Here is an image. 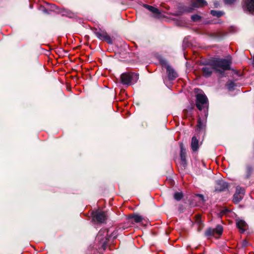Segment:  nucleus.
<instances>
[{
	"label": "nucleus",
	"mask_w": 254,
	"mask_h": 254,
	"mask_svg": "<svg viewBox=\"0 0 254 254\" xmlns=\"http://www.w3.org/2000/svg\"><path fill=\"white\" fill-rule=\"evenodd\" d=\"M110 231V229H102L97 235L96 240L99 242L98 247L99 253H103L108 246L109 239L111 237L109 234Z\"/></svg>",
	"instance_id": "1"
},
{
	"label": "nucleus",
	"mask_w": 254,
	"mask_h": 254,
	"mask_svg": "<svg viewBox=\"0 0 254 254\" xmlns=\"http://www.w3.org/2000/svg\"><path fill=\"white\" fill-rule=\"evenodd\" d=\"M211 61L216 72L221 73L224 71L230 69L231 62L229 60L217 58Z\"/></svg>",
	"instance_id": "2"
},
{
	"label": "nucleus",
	"mask_w": 254,
	"mask_h": 254,
	"mask_svg": "<svg viewBox=\"0 0 254 254\" xmlns=\"http://www.w3.org/2000/svg\"><path fill=\"white\" fill-rule=\"evenodd\" d=\"M121 82L124 85L129 86L136 83L138 78L139 74L133 72H127L121 75Z\"/></svg>",
	"instance_id": "3"
},
{
	"label": "nucleus",
	"mask_w": 254,
	"mask_h": 254,
	"mask_svg": "<svg viewBox=\"0 0 254 254\" xmlns=\"http://www.w3.org/2000/svg\"><path fill=\"white\" fill-rule=\"evenodd\" d=\"M195 105L199 110H202L203 108H208V99L206 95L203 93H198L196 95Z\"/></svg>",
	"instance_id": "4"
},
{
	"label": "nucleus",
	"mask_w": 254,
	"mask_h": 254,
	"mask_svg": "<svg viewBox=\"0 0 254 254\" xmlns=\"http://www.w3.org/2000/svg\"><path fill=\"white\" fill-rule=\"evenodd\" d=\"M91 215L93 221H97L101 223L105 222L108 217L106 213L101 210L93 211Z\"/></svg>",
	"instance_id": "5"
},
{
	"label": "nucleus",
	"mask_w": 254,
	"mask_h": 254,
	"mask_svg": "<svg viewBox=\"0 0 254 254\" xmlns=\"http://www.w3.org/2000/svg\"><path fill=\"white\" fill-rule=\"evenodd\" d=\"M223 230L222 226L218 225L215 229H208L205 232V235L209 237L219 238L222 234Z\"/></svg>",
	"instance_id": "6"
},
{
	"label": "nucleus",
	"mask_w": 254,
	"mask_h": 254,
	"mask_svg": "<svg viewBox=\"0 0 254 254\" xmlns=\"http://www.w3.org/2000/svg\"><path fill=\"white\" fill-rule=\"evenodd\" d=\"M214 71L215 70L211 61L204 64L201 68L203 75L206 77L210 76Z\"/></svg>",
	"instance_id": "7"
},
{
	"label": "nucleus",
	"mask_w": 254,
	"mask_h": 254,
	"mask_svg": "<svg viewBox=\"0 0 254 254\" xmlns=\"http://www.w3.org/2000/svg\"><path fill=\"white\" fill-rule=\"evenodd\" d=\"M95 34L99 39L105 41L108 43L111 44L112 40L111 37L105 31L99 30L95 32Z\"/></svg>",
	"instance_id": "8"
},
{
	"label": "nucleus",
	"mask_w": 254,
	"mask_h": 254,
	"mask_svg": "<svg viewBox=\"0 0 254 254\" xmlns=\"http://www.w3.org/2000/svg\"><path fill=\"white\" fill-rule=\"evenodd\" d=\"M207 114L204 113V117L201 119L200 117L198 118L197 121V124L196 126V130L200 131L205 128L206 123Z\"/></svg>",
	"instance_id": "9"
},
{
	"label": "nucleus",
	"mask_w": 254,
	"mask_h": 254,
	"mask_svg": "<svg viewBox=\"0 0 254 254\" xmlns=\"http://www.w3.org/2000/svg\"><path fill=\"white\" fill-rule=\"evenodd\" d=\"M240 189L241 190V192H238V191L239 190V187H237L236 188V192L234 195L233 199V201L234 203H236L240 202L244 196L245 193L244 189L242 188H240Z\"/></svg>",
	"instance_id": "10"
},
{
	"label": "nucleus",
	"mask_w": 254,
	"mask_h": 254,
	"mask_svg": "<svg viewBox=\"0 0 254 254\" xmlns=\"http://www.w3.org/2000/svg\"><path fill=\"white\" fill-rule=\"evenodd\" d=\"M243 7L245 10L254 14V1H245Z\"/></svg>",
	"instance_id": "11"
},
{
	"label": "nucleus",
	"mask_w": 254,
	"mask_h": 254,
	"mask_svg": "<svg viewBox=\"0 0 254 254\" xmlns=\"http://www.w3.org/2000/svg\"><path fill=\"white\" fill-rule=\"evenodd\" d=\"M180 148L181 163L184 167H185L187 165L186 152L182 143L180 145Z\"/></svg>",
	"instance_id": "12"
},
{
	"label": "nucleus",
	"mask_w": 254,
	"mask_h": 254,
	"mask_svg": "<svg viewBox=\"0 0 254 254\" xmlns=\"http://www.w3.org/2000/svg\"><path fill=\"white\" fill-rule=\"evenodd\" d=\"M190 146L193 152L197 151L199 148V140L195 136H193L191 138Z\"/></svg>",
	"instance_id": "13"
},
{
	"label": "nucleus",
	"mask_w": 254,
	"mask_h": 254,
	"mask_svg": "<svg viewBox=\"0 0 254 254\" xmlns=\"http://www.w3.org/2000/svg\"><path fill=\"white\" fill-rule=\"evenodd\" d=\"M207 5L206 1H195V2L193 4V7L186 10L187 12H191L192 11L193 8L194 7H203Z\"/></svg>",
	"instance_id": "14"
},
{
	"label": "nucleus",
	"mask_w": 254,
	"mask_h": 254,
	"mask_svg": "<svg viewBox=\"0 0 254 254\" xmlns=\"http://www.w3.org/2000/svg\"><path fill=\"white\" fill-rule=\"evenodd\" d=\"M167 72L169 78L171 80H173L178 76L177 73L170 66H167Z\"/></svg>",
	"instance_id": "15"
},
{
	"label": "nucleus",
	"mask_w": 254,
	"mask_h": 254,
	"mask_svg": "<svg viewBox=\"0 0 254 254\" xmlns=\"http://www.w3.org/2000/svg\"><path fill=\"white\" fill-rule=\"evenodd\" d=\"M237 226L241 231V233H244L248 229V225L247 223L245 221L242 220L237 221Z\"/></svg>",
	"instance_id": "16"
},
{
	"label": "nucleus",
	"mask_w": 254,
	"mask_h": 254,
	"mask_svg": "<svg viewBox=\"0 0 254 254\" xmlns=\"http://www.w3.org/2000/svg\"><path fill=\"white\" fill-rule=\"evenodd\" d=\"M210 14L214 17H217L218 18L221 17L224 14V12L222 11H216L214 10H211L210 11Z\"/></svg>",
	"instance_id": "17"
},
{
	"label": "nucleus",
	"mask_w": 254,
	"mask_h": 254,
	"mask_svg": "<svg viewBox=\"0 0 254 254\" xmlns=\"http://www.w3.org/2000/svg\"><path fill=\"white\" fill-rule=\"evenodd\" d=\"M144 6L153 13L158 14L160 13L159 10L157 8H155L152 6L144 4Z\"/></svg>",
	"instance_id": "18"
},
{
	"label": "nucleus",
	"mask_w": 254,
	"mask_h": 254,
	"mask_svg": "<svg viewBox=\"0 0 254 254\" xmlns=\"http://www.w3.org/2000/svg\"><path fill=\"white\" fill-rule=\"evenodd\" d=\"M130 218L133 219L135 223L140 222L143 220L142 216L139 215H133L130 216Z\"/></svg>",
	"instance_id": "19"
},
{
	"label": "nucleus",
	"mask_w": 254,
	"mask_h": 254,
	"mask_svg": "<svg viewBox=\"0 0 254 254\" xmlns=\"http://www.w3.org/2000/svg\"><path fill=\"white\" fill-rule=\"evenodd\" d=\"M174 197L176 200L178 201L180 200L183 197V193L180 192H175Z\"/></svg>",
	"instance_id": "20"
},
{
	"label": "nucleus",
	"mask_w": 254,
	"mask_h": 254,
	"mask_svg": "<svg viewBox=\"0 0 254 254\" xmlns=\"http://www.w3.org/2000/svg\"><path fill=\"white\" fill-rule=\"evenodd\" d=\"M195 222L198 224L199 226L201 224V215H196L195 216Z\"/></svg>",
	"instance_id": "21"
},
{
	"label": "nucleus",
	"mask_w": 254,
	"mask_h": 254,
	"mask_svg": "<svg viewBox=\"0 0 254 254\" xmlns=\"http://www.w3.org/2000/svg\"><path fill=\"white\" fill-rule=\"evenodd\" d=\"M200 18V16L197 15H194L191 16V19L194 21H197L199 20Z\"/></svg>",
	"instance_id": "22"
},
{
	"label": "nucleus",
	"mask_w": 254,
	"mask_h": 254,
	"mask_svg": "<svg viewBox=\"0 0 254 254\" xmlns=\"http://www.w3.org/2000/svg\"><path fill=\"white\" fill-rule=\"evenodd\" d=\"M243 246L244 247H246L248 246V242L246 240H244L243 242Z\"/></svg>",
	"instance_id": "23"
},
{
	"label": "nucleus",
	"mask_w": 254,
	"mask_h": 254,
	"mask_svg": "<svg viewBox=\"0 0 254 254\" xmlns=\"http://www.w3.org/2000/svg\"><path fill=\"white\" fill-rule=\"evenodd\" d=\"M214 7L215 8H217L218 7V6L219 5V3H218V1H216L214 3Z\"/></svg>",
	"instance_id": "24"
},
{
	"label": "nucleus",
	"mask_w": 254,
	"mask_h": 254,
	"mask_svg": "<svg viewBox=\"0 0 254 254\" xmlns=\"http://www.w3.org/2000/svg\"><path fill=\"white\" fill-rule=\"evenodd\" d=\"M197 195L199 197H200L202 199H203V197L202 195H201V194H198Z\"/></svg>",
	"instance_id": "25"
},
{
	"label": "nucleus",
	"mask_w": 254,
	"mask_h": 254,
	"mask_svg": "<svg viewBox=\"0 0 254 254\" xmlns=\"http://www.w3.org/2000/svg\"><path fill=\"white\" fill-rule=\"evenodd\" d=\"M226 2V4H229L230 3H231V2H232L233 1H229V0H227V1H225Z\"/></svg>",
	"instance_id": "26"
},
{
	"label": "nucleus",
	"mask_w": 254,
	"mask_h": 254,
	"mask_svg": "<svg viewBox=\"0 0 254 254\" xmlns=\"http://www.w3.org/2000/svg\"><path fill=\"white\" fill-rule=\"evenodd\" d=\"M238 187L239 188V190L238 191V192H241V190L240 189V188H241L239 187Z\"/></svg>",
	"instance_id": "27"
}]
</instances>
